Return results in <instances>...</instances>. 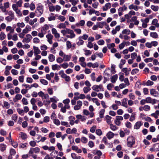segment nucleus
<instances>
[{
    "instance_id": "38",
    "label": "nucleus",
    "mask_w": 159,
    "mask_h": 159,
    "mask_svg": "<svg viewBox=\"0 0 159 159\" xmlns=\"http://www.w3.org/2000/svg\"><path fill=\"white\" fill-rule=\"evenodd\" d=\"M0 150L2 152H3L5 150L6 148V145L4 144H0Z\"/></svg>"
},
{
    "instance_id": "57",
    "label": "nucleus",
    "mask_w": 159,
    "mask_h": 159,
    "mask_svg": "<svg viewBox=\"0 0 159 159\" xmlns=\"http://www.w3.org/2000/svg\"><path fill=\"white\" fill-rule=\"evenodd\" d=\"M57 27L60 29L65 28L66 26L63 23H61L59 24L57 26Z\"/></svg>"
},
{
    "instance_id": "60",
    "label": "nucleus",
    "mask_w": 159,
    "mask_h": 159,
    "mask_svg": "<svg viewBox=\"0 0 159 159\" xmlns=\"http://www.w3.org/2000/svg\"><path fill=\"white\" fill-rule=\"evenodd\" d=\"M96 134L98 135L101 136L102 134V132L100 129H97L96 130Z\"/></svg>"
},
{
    "instance_id": "31",
    "label": "nucleus",
    "mask_w": 159,
    "mask_h": 159,
    "mask_svg": "<svg viewBox=\"0 0 159 159\" xmlns=\"http://www.w3.org/2000/svg\"><path fill=\"white\" fill-rule=\"evenodd\" d=\"M71 56L69 55H64L63 59L64 61H68L70 60L71 58Z\"/></svg>"
},
{
    "instance_id": "50",
    "label": "nucleus",
    "mask_w": 159,
    "mask_h": 159,
    "mask_svg": "<svg viewBox=\"0 0 159 159\" xmlns=\"http://www.w3.org/2000/svg\"><path fill=\"white\" fill-rule=\"evenodd\" d=\"M130 30L127 29H125L122 32V34H127L128 35L130 34Z\"/></svg>"
},
{
    "instance_id": "13",
    "label": "nucleus",
    "mask_w": 159,
    "mask_h": 159,
    "mask_svg": "<svg viewBox=\"0 0 159 159\" xmlns=\"http://www.w3.org/2000/svg\"><path fill=\"white\" fill-rule=\"evenodd\" d=\"M150 94L155 97L158 96L159 93L155 89H152L150 90Z\"/></svg>"
},
{
    "instance_id": "48",
    "label": "nucleus",
    "mask_w": 159,
    "mask_h": 159,
    "mask_svg": "<svg viewBox=\"0 0 159 159\" xmlns=\"http://www.w3.org/2000/svg\"><path fill=\"white\" fill-rule=\"evenodd\" d=\"M6 37V34L3 32H2L0 34V39L3 40Z\"/></svg>"
},
{
    "instance_id": "41",
    "label": "nucleus",
    "mask_w": 159,
    "mask_h": 159,
    "mask_svg": "<svg viewBox=\"0 0 159 159\" xmlns=\"http://www.w3.org/2000/svg\"><path fill=\"white\" fill-rule=\"evenodd\" d=\"M106 25V23L105 22H100L98 24V27L102 28L104 25Z\"/></svg>"
},
{
    "instance_id": "7",
    "label": "nucleus",
    "mask_w": 159,
    "mask_h": 159,
    "mask_svg": "<svg viewBox=\"0 0 159 159\" xmlns=\"http://www.w3.org/2000/svg\"><path fill=\"white\" fill-rule=\"evenodd\" d=\"M93 46L94 50H98V47L96 43L94 44L93 45V43L91 42H88L87 45V47L88 48H92Z\"/></svg>"
},
{
    "instance_id": "62",
    "label": "nucleus",
    "mask_w": 159,
    "mask_h": 159,
    "mask_svg": "<svg viewBox=\"0 0 159 159\" xmlns=\"http://www.w3.org/2000/svg\"><path fill=\"white\" fill-rule=\"evenodd\" d=\"M59 74L61 76V77L63 78L66 75L64 73L63 70H60L59 72Z\"/></svg>"
},
{
    "instance_id": "18",
    "label": "nucleus",
    "mask_w": 159,
    "mask_h": 159,
    "mask_svg": "<svg viewBox=\"0 0 159 159\" xmlns=\"http://www.w3.org/2000/svg\"><path fill=\"white\" fill-rule=\"evenodd\" d=\"M111 7V3L108 2L106 3L105 5L103 7L102 9L103 11H107L108 9L110 8Z\"/></svg>"
},
{
    "instance_id": "2",
    "label": "nucleus",
    "mask_w": 159,
    "mask_h": 159,
    "mask_svg": "<svg viewBox=\"0 0 159 159\" xmlns=\"http://www.w3.org/2000/svg\"><path fill=\"white\" fill-rule=\"evenodd\" d=\"M135 143V138L132 136L128 137L127 139V145L128 147L131 148Z\"/></svg>"
},
{
    "instance_id": "25",
    "label": "nucleus",
    "mask_w": 159,
    "mask_h": 159,
    "mask_svg": "<svg viewBox=\"0 0 159 159\" xmlns=\"http://www.w3.org/2000/svg\"><path fill=\"white\" fill-rule=\"evenodd\" d=\"M22 96L21 94H16L13 99V101L15 102H16L18 100H20L22 98Z\"/></svg>"
},
{
    "instance_id": "56",
    "label": "nucleus",
    "mask_w": 159,
    "mask_h": 159,
    "mask_svg": "<svg viewBox=\"0 0 159 159\" xmlns=\"http://www.w3.org/2000/svg\"><path fill=\"white\" fill-rule=\"evenodd\" d=\"M81 140L82 143H86L88 142L87 139L85 137H82L81 139Z\"/></svg>"
},
{
    "instance_id": "35",
    "label": "nucleus",
    "mask_w": 159,
    "mask_h": 159,
    "mask_svg": "<svg viewBox=\"0 0 159 159\" xmlns=\"http://www.w3.org/2000/svg\"><path fill=\"white\" fill-rule=\"evenodd\" d=\"M72 158L73 159H80L81 157L79 156H76L75 153H73L71 154Z\"/></svg>"
},
{
    "instance_id": "64",
    "label": "nucleus",
    "mask_w": 159,
    "mask_h": 159,
    "mask_svg": "<svg viewBox=\"0 0 159 159\" xmlns=\"http://www.w3.org/2000/svg\"><path fill=\"white\" fill-rule=\"evenodd\" d=\"M40 82L43 84L44 85H47L48 84V82L46 80L43 79H41L40 80Z\"/></svg>"
},
{
    "instance_id": "33",
    "label": "nucleus",
    "mask_w": 159,
    "mask_h": 159,
    "mask_svg": "<svg viewBox=\"0 0 159 159\" xmlns=\"http://www.w3.org/2000/svg\"><path fill=\"white\" fill-rule=\"evenodd\" d=\"M110 125V128L111 130L113 131H116L118 129V127H117L115 125L112 124L111 123L109 125Z\"/></svg>"
},
{
    "instance_id": "47",
    "label": "nucleus",
    "mask_w": 159,
    "mask_h": 159,
    "mask_svg": "<svg viewBox=\"0 0 159 159\" xmlns=\"http://www.w3.org/2000/svg\"><path fill=\"white\" fill-rule=\"evenodd\" d=\"M91 89L89 87H85L83 88V91L85 93H87Z\"/></svg>"
},
{
    "instance_id": "44",
    "label": "nucleus",
    "mask_w": 159,
    "mask_h": 159,
    "mask_svg": "<svg viewBox=\"0 0 159 159\" xmlns=\"http://www.w3.org/2000/svg\"><path fill=\"white\" fill-rule=\"evenodd\" d=\"M49 61L50 62H52L55 60V56L52 54H50L48 56Z\"/></svg>"
},
{
    "instance_id": "40",
    "label": "nucleus",
    "mask_w": 159,
    "mask_h": 159,
    "mask_svg": "<svg viewBox=\"0 0 159 159\" xmlns=\"http://www.w3.org/2000/svg\"><path fill=\"white\" fill-rule=\"evenodd\" d=\"M142 108L145 111H148L150 110V107L148 105H146L142 107Z\"/></svg>"
},
{
    "instance_id": "1",
    "label": "nucleus",
    "mask_w": 159,
    "mask_h": 159,
    "mask_svg": "<svg viewBox=\"0 0 159 159\" xmlns=\"http://www.w3.org/2000/svg\"><path fill=\"white\" fill-rule=\"evenodd\" d=\"M61 32L63 36H65L68 38L72 39L75 37L76 35L73 31L68 28L61 30Z\"/></svg>"
},
{
    "instance_id": "4",
    "label": "nucleus",
    "mask_w": 159,
    "mask_h": 159,
    "mask_svg": "<svg viewBox=\"0 0 159 159\" xmlns=\"http://www.w3.org/2000/svg\"><path fill=\"white\" fill-rule=\"evenodd\" d=\"M92 89L93 90L97 92H98L100 91H103L104 90V89L102 84H100L99 85H94L92 87Z\"/></svg>"
},
{
    "instance_id": "36",
    "label": "nucleus",
    "mask_w": 159,
    "mask_h": 159,
    "mask_svg": "<svg viewBox=\"0 0 159 159\" xmlns=\"http://www.w3.org/2000/svg\"><path fill=\"white\" fill-rule=\"evenodd\" d=\"M115 46V44L113 43L107 44V45L108 48L109 49H111V50H116L115 48H114Z\"/></svg>"
},
{
    "instance_id": "6",
    "label": "nucleus",
    "mask_w": 159,
    "mask_h": 159,
    "mask_svg": "<svg viewBox=\"0 0 159 159\" xmlns=\"http://www.w3.org/2000/svg\"><path fill=\"white\" fill-rule=\"evenodd\" d=\"M26 36V37L24 38L23 39L22 42L24 43H28L32 39V37L30 34H27Z\"/></svg>"
},
{
    "instance_id": "54",
    "label": "nucleus",
    "mask_w": 159,
    "mask_h": 159,
    "mask_svg": "<svg viewBox=\"0 0 159 159\" xmlns=\"http://www.w3.org/2000/svg\"><path fill=\"white\" fill-rule=\"evenodd\" d=\"M69 66V64L67 62H64L60 65L64 69H66Z\"/></svg>"
},
{
    "instance_id": "21",
    "label": "nucleus",
    "mask_w": 159,
    "mask_h": 159,
    "mask_svg": "<svg viewBox=\"0 0 159 159\" xmlns=\"http://www.w3.org/2000/svg\"><path fill=\"white\" fill-rule=\"evenodd\" d=\"M106 135L109 139H110L114 137L115 134L112 132L110 131L107 133Z\"/></svg>"
},
{
    "instance_id": "34",
    "label": "nucleus",
    "mask_w": 159,
    "mask_h": 159,
    "mask_svg": "<svg viewBox=\"0 0 159 159\" xmlns=\"http://www.w3.org/2000/svg\"><path fill=\"white\" fill-rule=\"evenodd\" d=\"M105 112V110L104 109H101L99 112V116L101 118L104 117V114Z\"/></svg>"
},
{
    "instance_id": "29",
    "label": "nucleus",
    "mask_w": 159,
    "mask_h": 159,
    "mask_svg": "<svg viewBox=\"0 0 159 159\" xmlns=\"http://www.w3.org/2000/svg\"><path fill=\"white\" fill-rule=\"evenodd\" d=\"M52 69L53 70H59L61 68L60 66H59L57 64H55L52 65Z\"/></svg>"
},
{
    "instance_id": "26",
    "label": "nucleus",
    "mask_w": 159,
    "mask_h": 159,
    "mask_svg": "<svg viewBox=\"0 0 159 159\" xmlns=\"http://www.w3.org/2000/svg\"><path fill=\"white\" fill-rule=\"evenodd\" d=\"M54 75V73L53 72H51L49 74H47L46 75V78L49 80H51V78L53 77Z\"/></svg>"
},
{
    "instance_id": "59",
    "label": "nucleus",
    "mask_w": 159,
    "mask_h": 159,
    "mask_svg": "<svg viewBox=\"0 0 159 159\" xmlns=\"http://www.w3.org/2000/svg\"><path fill=\"white\" fill-rule=\"evenodd\" d=\"M76 78L78 80H79L80 79H83L84 78V75L82 74H80V75H77Z\"/></svg>"
},
{
    "instance_id": "17",
    "label": "nucleus",
    "mask_w": 159,
    "mask_h": 159,
    "mask_svg": "<svg viewBox=\"0 0 159 159\" xmlns=\"http://www.w3.org/2000/svg\"><path fill=\"white\" fill-rule=\"evenodd\" d=\"M128 99L126 98H123L121 101V105L126 108L128 107V104L127 103Z\"/></svg>"
},
{
    "instance_id": "8",
    "label": "nucleus",
    "mask_w": 159,
    "mask_h": 159,
    "mask_svg": "<svg viewBox=\"0 0 159 159\" xmlns=\"http://www.w3.org/2000/svg\"><path fill=\"white\" fill-rule=\"evenodd\" d=\"M82 105V102L80 100L78 101L77 102V105L74 106V109L75 110H79L81 108V107Z\"/></svg>"
},
{
    "instance_id": "30",
    "label": "nucleus",
    "mask_w": 159,
    "mask_h": 159,
    "mask_svg": "<svg viewBox=\"0 0 159 159\" xmlns=\"http://www.w3.org/2000/svg\"><path fill=\"white\" fill-rule=\"evenodd\" d=\"M6 31L7 32L9 31V33H13L14 31V28H12L11 26H8L6 28Z\"/></svg>"
},
{
    "instance_id": "14",
    "label": "nucleus",
    "mask_w": 159,
    "mask_h": 159,
    "mask_svg": "<svg viewBox=\"0 0 159 159\" xmlns=\"http://www.w3.org/2000/svg\"><path fill=\"white\" fill-rule=\"evenodd\" d=\"M46 37L48 39V41L50 44L52 43V39L53 38V36L50 34H49L46 35Z\"/></svg>"
},
{
    "instance_id": "42",
    "label": "nucleus",
    "mask_w": 159,
    "mask_h": 159,
    "mask_svg": "<svg viewBox=\"0 0 159 159\" xmlns=\"http://www.w3.org/2000/svg\"><path fill=\"white\" fill-rule=\"evenodd\" d=\"M84 41L80 39V37L79 38V41L77 43V45L79 46L82 45L84 43Z\"/></svg>"
},
{
    "instance_id": "53",
    "label": "nucleus",
    "mask_w": 159,
    "mask_h": 159,
    "mask_svg": "<svg viewBox=\"0 0 159 159\" xmlns=\"http://www.w3.org/2000/svg\"><path fill=\"white\" fill-rule=\"evenodd\" d=\"M151 9L155 11H157L159 9V7L158 6L152 5L151 6Z\"/></svg>"
},
{
    "instance_id": "12",
    "label": "nucleus",
    "mask_w": 159,
    "mask_h": 159,
    "mask_svg": "<svg viewBox=\"0 0 159 159\" xmlns=\"http://www.w3.org/2000/svg\"><path fill=\"white\" fill-rule=\"evenodd\" d=\"M52 34L54 35V36L57 39L60 37V34L58 33L56 29L54 28H52Z\"/></svg>"
},
{
    "instance_id": "37",
    "label": "nucleus",
    "mask_w": 159,
    "mask_h": 159,
    "mask_svg": "<svg viewBox=\"0 0 159 159\" xmlns=\"http://www.w3.org/2000/svg\"><path fill=\"white\" fill-rule=\"evenodd\" d=\"M154 147V151H159V143H157L153 145Z\"/></svg>"
},
{
    "instance_id": "55",
    "label": "nucleus",
    "mask_w": 159,
    "mask_h": 159,
    "mask_svg": "<svg viewBox=\"0 0 159 159\" xmlns=\"http://www.w3.org/2000/svg\"><path fill=\"white\" fill-rule=\"evenodd\" d=\"M135 114L134 113H132L129 118V120L130 121H133L135 119Z\"/></svg>"
},
{
    "instance_id": "52",
    "label": "nucleus",
    "mask_w": 159,
    "mask_h": 159,
    "mask_svg": "<svg viewBox=\"0 0 159 159\" xmlns=\"http://www.w3.org/2000/svg\"><path fill=\"white\" fill-rule=\"evenodd\" d=\"M129 43V42H122V43H121L119 45V48L120 49H122L124 47L125 45L126 44V43Z\"/></svg>"
},
{
    "instance_id": "32",
    "label": "nucleus",
    "mask_w": 159,
    "mask_h": 159,
    "mask_svg": "<svg viewBox=\"0 0 159 159\" xmlns=\"http://www.w3.org/2000/svg\"><path fill=\"white\" fill-rule=\"evenodd\" d=\"M150 36L151 37L154 39H157L158 38V35L156 32L150 33Z\"/></svg>"
},
{
    "instance_id": "23",
    "label": "nucleus",
    "mask_w": 159,
    "mask_h": 159,
    "mask_svg": "<svg viewBox=\"0 0 159 159\" xmlns=\"http://www.w3.org/2000/svg\"><path fill=\"white\" fill-rule=\"evenodd\" d=\"M118 78V75H115L112 76L111 78V82L113 83H115Z\"/></svg>"
},
{
    "instance_id": "43",
    "label": "nucleus",
    "mask_w": 159,
    "mask_h": 159,
    "mask_svg": "<svg viewBox=\"0 0 159 159\" xmlns=\"http://www.w3.org/2000/svg\"><path fill=\"white\" fill-rule=\"evenodd\" d=\"M128 96L130 99L134 100L136 98L135 95L133 93H129Z\"/></svg>"
},
{
    "instance_id": "3",
    "label": "nucleus",
    "mask_w": 159,
    "mask_h": 159,
    "mask_svg": "<svg viewBox=\"0 0 159 159\" xmlns=\"http://www.w3.org/2000/svg\"><path fill=\"white\" fill-rule=\"evenodd\" d=\"M43 7L40 4H38L36 7L35 12L36 15L37 17L40 16L43 12Z\"/></svg>"
},
{
    "instance_id": "24",
    "label": "nucleus",
    "mask_w": 159,
    "mask_h": 159,
    "mask_svg": "<svg viewBox=\"0 0 159 159\" xmlns=\"http://www.w3.org/2000/svg\"><path fill=\"white\" fill-rule=\"evenodd\" d=\"M70 122V124L71 125H73L75 123V118L74 116H70L69 117Z\"/></svg>"
},
{
    "instance_id": "28",
    "label": "nucleus",
    "mask_w": 159,
    "mask_h": 159,
    "mask_svg": "<svg viewBox=\"0 0 159 159\" xmlns=\"http://www.w3.org/2000/svg\"><path fill=\"white\" fill-rule=\"evenodd\" d=\"M152 24L155 25L157 27H159V24L158 23V20L156 19H154L152 20Z\"/></svg>"
},
{
    "instance_id": "63",
    "label": "nucleus",
    "mask_w": 159,
    "mask_h": 159,
    "mask_svg": "<svg viewBox=\"0 0 159 159\" xmlns=\"http://www.w3.org/2000/svg\"><path fill=\"white\" fill-rule=\"evenodd\" d=\"M16 150L13 149L11 148L10 151V154L12 156L15 155L16 154Z\"/></svg>"
},
{
    "instance_id": "15",
    "label": "nucleus",
    "mask_w": 159,
    "mask_h": 159,
    "mask_svg": "<svg viewBox=\"0 0 159 159\" xmlns=\"http://www.w3.org/2000/svg\"><path fill=\"white\" fill-rule=\"evenodd\" d=\"M64 106H63V107L62 109H61V111L64 113L66 112V109L70 110V106L69 104H64Z\"/></svg>"
},
{
    "instance_id": "5",
    "label": "nucleus",
    "mask_w": 159,
    "mask_h": 159,
    "mask_svg": "<svg viewBox=\"0 0 159 159\" xmlns=\"http://www.w3.org/2000/svg\"><path fill=\"white\" fill-rule=\"evenodd\" d=\"M12 7L14 11L16 14L19 16H22V14L20 10L18 9V6L15 4H14L12 5Z\"/></svg>"
},
{
    "instance_id": "51",
    "label": "nucleus",
    "mask_w": 159,
    "mask_h": 159,
    "mask_svg": "<svg viewBox=\"0 0 159 159\" xmlns=\"http://www.w3.org/2000/svg\"><path fill=\"white\" fill-rule=\"evenodd\" d=\"M69 1L71 3L72 5L75 6L79 2V0H69Z\"/></svg>"
},
{
    "instance_id": "39",
    "label": "nucleus",
    "mask_w": 159,
    "mask_h": 159,
    "mask_svg": "<svg viewBox=\"0 0 159 159\" xmlns=\"http://www.w3.org/2000/svg\"><path fill=\"white\" fill-rule=\"evenodd\" d=\"M37 21V19L34 18V19H31L29 22V23L30 25H33L34 23L36 22Z\"/></svg>"
},
{
    "instance_id": "22",
    "label": "nucleus",
    "mask_w": 159,
    "mask_h": 159,
    "mask_svg": "<svg viewBox=\"0 0 159 159\" xmlns=\"http://www.w3.org/2000/svg\"><path fill=\"white\" fill-rule=\"evenodd\" d=\"M20 136L23 140H25L27 138V134L24 132H21L20 133Z\"/></svg>"
},
{
    "instance_id": "9",
    "label": "nucleus",
    "mask_w": 159,
    "mask_h": 159,
    "mask_svg": "<svg viewBox=\"0 0 159 159\" xmlns=\"http://www.w3.org/2000/svg\"><path fill=\"white\" fill-rule=\"evenodd\" d=\"M34 130H31L30 132V135L34 136L36 135V132L35 131H36L37 133L39 132V128L37 126H35L34 128Z\"/></svg>"
},
{
    "instance_id": "49",
    "label": "nucleus",
    "mask_w": 159,
    "mask_h": 159,
    "mask_svg": "<svg viewBox=\"0 0 159 159\" xmlns=\"http://www.w3.org/2000/svg\"><path fill=\"white\" fill-rule=\"evenodd\" d=\"M122 71L124 72L125 73V75L126 76H128L129 74V72L127 68H124L122 69Z\"/></svg>"
},
{
    "instance_id": "19",
    "label": "nucleus",
    "mask_w": 159,
    "mask_h": 159,
    "mask_svg": "<svg viewBox=\"0 0 159 159\" xmlns=\"http://www.w3.org/2000/svg\"><path fill=\"white\" fill-rule=\"evenodd\" d=\"M50 28L49 25L46 24L41 28V30L46 34L47 31Z\"/></svg>"
},
{
    "instance_id": "61",
    "label": "nucleus",
    "mask_w": 159,
    "mask_h": 159,
    "mask_svg": "<svg viewBox=\"0 0 159 159\" xmlns=\"http://www.w3.org/2000/svg\"><path fill=\"white\" fill-rule=\"evenodd\" d=\"M45 34H46L44 32L41 30L40 32L38 34V35L39 37L42 38L44 37V35Z\"/></svg>"
},
{
    "instance_id": "58",
    "label": "nucleus",
    "mask_w": 159,
    "mask_h": 159,
    "mask_svg": "<svg viewBox=\"0 0 159 159\" xmlns=\"http://www.w3.org/2000/svg\"><path fill=\"white\" fill-rule=\"evenodd\" d=\"M16 25L19 28H23L25 26V24L23 22H19L17 23Z\"/></svg>"
},
{
    "instance_id": "11",
    "label": "nucleus",
    "mask_w": 159,
    "mask_h": 159,
    "mask_svg": "<svg viewBox=\"0 0 159 159\" xmlns=\"http://www.w3.org/2000/svg\"><path fill=\"white\" fill-rule=\"evenodd\" d=\"M143 125V124L142 121H139L135 123L134 127V129H138Z\"/></svg>"
},
{
    "instance_id": "27",
    "label": "nucleus",
    "mask_w": 159,
    "mask_h": 159,
    "mask_svg": "<svg viewBox=\"0 0 159 159\" xmlns=\"http://www.w3.org/2000/svg\"><path fill=\"white\" fill-rule=\"evenodd\" d=\"M54 14L53 13H51L49 16L48 17V19L49 21H51L52 20H54L56 19V17L54 16Z\"/></svg>"
},
{
    "instance_id": "45",
    "label": "nucleus",
    "mask_w": 159,
    "mask_h": 159,
    "mask_svg": "<svg viewBox=\"0 0 159 159\" xmlns=\"http://www.w3.org/2000/svg\"><path fill=\"white\" fill-rule=\"evenodd\" d=\"M92 100L93 102L95 103L98 106H99L100 105V103L98 101V98H92Z\"/></svg>"
},
{
    "instance_id": "16",
    "label": "nucleus",
    "mask_w": 159,
    "mask_h": 159,
    "mask_svg": "<svg viewBox=\"0 0 159 159\" xmlns=\"http://www.w3.org/2000/svg\"><path fill=\"white\" fill-rule=\"evenodd\" d=\"M129 8L130 10L133 9L136 11H137L139 9V7L137 6L134 5L133 4H131L129 7Z\"/></svg>"
},
{
    "instance_id": "10",
    "label": "nucleus",
    "mask_w": 159,
    "mask_h": 159,
    "mask_svg": "<svg viewBox=\"0 0 159 159\" xmlns=\"http://www.w3.org/2000/svg\"><path fill=\"white\" fill-rule=\"evenodd\" d=\"M130 21L134 22L135 25H137L139 23V21L137 20V17L136 16H133L132 17Z\"/></svg>"
},
{
    "instance_id": "20",
    "label": "nucleus",
    "mask_w": 159,
    "mask_h": 159,
    "mask_svg": "<svg viewBox=\"0 0 159 159\" xmlns=\"http://www.w3.org/2000/svg\"><path fill=\"white\" fill-rule=\"evenodd\" d=\"M104 119L107 124L109 125L112 123V122L111 120L112 119L111 117L108 115H107L105 116Z\"/></svg>"
},
{
    "instance_id": "46",
    "label": "nucleus",
    "mask_w": 159,
    "mask_h": 159,
    "mask_svg": "<svg viewBox=\"0 0 159 159\" xmlns=\"http://www.w3.org/2000/svg\"><path fill=\"white\" fill-rule=\"evenodd\" d=\"M17 111L18 113V114L22 116L24 115V111L23 109H21L19 108H17Z\"/></svg>"
}]
</instances>
